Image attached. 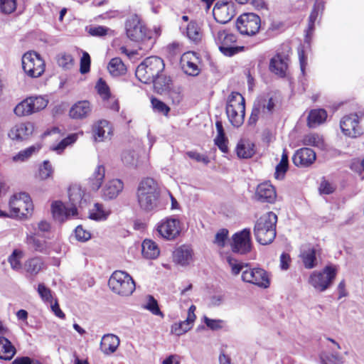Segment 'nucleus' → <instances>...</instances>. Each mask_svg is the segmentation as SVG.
Here are the masks:
<instances>
[{"label": "nucleus", "mask_w": 364, "mask_h": 364, "mask_svg": "<svg viewBox=\"0 0 364 364\" xmlns=\"http://www.w3.org/2000/svg\"><path fill=\"white\" fill-rule=\"evenodd\" d=\"M24 254L23 252L18 249H15L8 257V262L10 264L11 268L16 272L23 269L21 264V259Z\"/></svg>", "instance_id": "c03bdc74"}, {"label": "nucleus", "mask_w": 364, "mask_h": 364, "mask_svg": "<svg viewBox=\"0 0 364 364\" xmlns=\"http://www.w3.org/2000/svg\"><path fill=\"white\" fill-rule=\"evenodd\" d=\"M92 133L95 141H102L112 135V128L107 120L100 119L93 125Z\"/></svg>", "instance_id": "a878e982"}, {"label": "nucleus", "mask_w": 364, "mask_h": 364, "mask_svg": "<svg viewBox=\"0 0 364 364\" xmlns=\"http://www.w3.org/2000/svg\"><path fill=\"white\" fill-rule=\"evenodd\" d=\"M180 65L183 71L188 75L196 76L200 73L197 57L193 52L183 53L181 58Z\"/></svg>", "instance_id": "4be33fe9"}, {"label": "nucleus", "mask_w": 364, "mask_h": 364, "mask_svg": "<svg viewBox=\"0 0 364 364\" xmlns=\"http://www.w3.org/2000/svg\"><path fill=\"white\" fill-rule=\"evenodd\" d=\"M95 88L97 91V93L100 95L104 101H105L107 99H109L111 95L109 87L102 78H100L98 80L95 85Z\"/></svg>", "instance_id": "3c124183"}, {"label": "nucleus", "mask_w": 364, "mask_h": 364, "mask_svg": "<svg viewBox=\"0 0 364 364\" xmlns=\"http://www.w3.org/2000/svg\"><path fill=\"white\" fill-rule=\"evenodd\" d=\"M77 140L76 134H70L63 139L58 145L53 148V150L58 153L63 151L68 145L73 144Z\"/></svg>", "instance_id": "4d7b16f0"}, {"label": "nucleus", "mask_w": 364, "mask_h": 364, "mask_svg": "<svg viewBox=\"0 0 364 364\" xmlns=\"http://www.w3.org/2000/svg\"><path fill=\"white\" fill-rule=\"evenodd\" d=\"M274 107L275 104L272 97L264 96L258 98L254 102L249 124L255 125L259 119H269L273 114Z\"/></svg>", "instance_id": "1a4fd4ad"}, {"label": "nucleus", "mask_w": 364, "mask_h": 364, "mask_svg": "<svg viewBox=\"0 0 364 364\" xmlns=\"http://www.w3.org/2000/svg\"><path fill=\"white\" fill-rule=\"evenodd\" d=\"M327 117V113L325 109H318L311 110L308 116V125L311 128H314L317 125L323 123Z\"/></svg>", "instance_id": "ea45409f"}, {"label": "nucleus", "mask_w": 364, "mask_h": 364, "mask_svg": "<svg viewBox=\"0 0 364 364\" xmlns=\"http://www.w3.org/2000/svg\"><path fill=\"white\" fill-rule=\"evenodd\" d=\"M324 9V2L323 0H316L314 8L309 17V24L306 31V37H309L314 30L315 22L318 16L322 14Z\"/></svg>", "instance_id": "72a5a7b5"}, {"label": "nucleus", "mask_w": 364, "mask_h": 364, "mask_svg": "<svg viewBox=\"0 0 364 364\" xmlns=\"http://www.w3.org/2000/svg\"><path fill=\"white\" fill-rule=\"evenodd\" d=\"M165 64L164 60L156 56H151L144 59L136 68L135 75L144 84L154 82L161 73L164 72Z\"/></svg>", "instance_id": "39448f33"}, {"label": "nucleus", "mask_w": 364, "mask_h": 364, "mask_svg": "<svg viewBox=\"0 0 364 364\" xmlns=\"http://www.w3.org/2000/svg\"><path fill=\"white\" fill-rule=\"evenodd\" d=\"M236 28L240 34L253 36L261 28L260 17L253 13L243 14L237 18Z\"/></svg>", "instance_id": "f8f14e48"}, {"label": "nucleus", "mask_w": 364, "mask_h": 364, "mask_svg": "<svg viewBox=\"0 0 364 364\" xmlns=\"http://www.w3.org/2000/svg\"><path fill=\"white\" fill-rule=\"evenodd\" d=\"M125 29L127 37L135 42L141 43L144 48L140 49L149 50L153 44L151 32L149 31L139 16L133 14L126 21Z\"/></svg>", "instance_id": "f03ea898"}, {"label": "nucleus", "mask_w": 364, "mask_h": 364, "mask_svg": "<svg viewBox=\"0 0 364 364\" xmlns=\"http://www.w3.org/2000/svg\"><path fill=\"white\" fill-rule=\"evenodd\" d=\"M44 262L40 257H34L25 261L23 269L26 273L27 277H34L43 268Z\"/></svg>", "instance_id": "7c9ffc66"}, {"label": "nucleus", "mask_w": 364, "mask_h": 364, "mask_svg": "<svg viewBox=\"0 0 364 364\" xmlns=\"http://www.w3.org/2000/svg\"><path fill=\"white\" fill-rule=\"evenodd\" d=\"M38 235L32 233L27 235L26 238V243L30 248L36 252H39L43 254H50V245L45 241L41 240L36 237Z\"/></svg>", "instance_id": "473e14b6"}, {"label": "nucleus", "mask_w": 364, "mask_h": 364, "mask_svg": "<svg viewBox=\"0 0 364 364\" xmlns=\"http://www.w3.org/2000/svg\"><path fill=\"white\" fill-rule=\"evenodd\" d=\"M186 154L191 159L195 160L197 162H201L205 165H208L210 163L209 158L204 154H200V153L195 151H189L186 153Z\"/></svg>", "instance_id": "e2e57ef3"}, {"label": "nucleus", "mask_w": 364, "mask_h": 364, "mask_svg": "<svg viewBox=\"0 0 364 364\" xmlns=\"http://www.w3.org/2000/svg\"><path fill=\"white\" fill-rule=\"evenodd\" d=\"M107 69L113 76L123 75L126 72V67L119 58H112L108 64Z\"/></svg>", "instance_id": "37998d69"}, {"label": "nucleus", "mask_w": 364, "mask_h": 364, "mask_svg": "<svg viewBox=\"0 0 364 364\" xmlns=\"http://www.w3.org/2000/svg\"><path fill=\"white\" fill-rule=\"evenodd\" d=\"M186 35L190 41L196 43L200 42L203 38L201 26L196 21H190L186 28Z\"/></svg>", "instance_id": "c9c22d12"}, {"label": "nucleus", "mask_w": 364, "mask_h": 364, "mask_svg": "<svg viewBox=\"0 0 364 364\" xmlns=\"http://www.w3.org/2000/svg\"><path fill=\"white\" fill-rule=\"evenodd\" d=\"M68 197L71 208H83L87 202V196L85 194L84 191L77 185L72 186L68 189Z\"/></svg>", "instance_id": "bb28decb"}, {"label": "nucleus", "mask_w": 364, "mask_h": 364, "mask_svg": "<svg viewBox=\"0 0 364 364\" xmlns=\"http://www.w3.org/2000/svg\"><path fill=\"white\" fill-rule=\"evenodd\" d=\"M242 279L262 288H267L269 286L267 273L262 268L246 269L242 271Z\"/></svg>", "instance_id": "6ab92c4d"}, {"label": "nucleus", "mask_w": 364, "mask_h": 364, "mask_svg": "<svg viewBox=\"0 0 364 364\" xmlns=\"http://www.w3.org/2000/svg\"><path fill=\"white\" fill-rule=\"evenodd\" d=\"M277 197L274 187L269 182H264L257 187L255 198L260 203H273Z\"/></svg>", "instance_id": "aec40b11"}, {"label": "nucleus", "mask_w": 364, "mask_h": 364, "mask_svg": "<svg viewBox=\"0 0 364 364\" xmlns=\"http://www.w3.org/2000/svg\"><path fill=\"white\" fill-rule=\"evenodd\" d=\"M156 230L161 237L173 240L181 233V223L174 217H167L157 224Z\"/></svg>", "instance_id": "dca6fc26"}, {"label": "nucleus", "mask_w": 364, "mask_h": 364, "mask_svg": "<svg viewBox=\"0 0 364 364\" xmlns=\"http://www.w3.org/2000/svg\"><path fill=\"white\" fill-rule=\"evenodd\" d=\"M75 237L78 241L86 242L91 238V233L85 230L82 225H78L75 230Z\"/></svg>", "instance_id": "052dcab7"}, {"label": "nucleus", "mask_w": 364, "mask_h": 364, "mask_svg": "<svg viewBox=\"0 0 364 364\" xmlns=\"http://www.w3.org/2000/svg\"><path fill=\"white\" fill-rule=\"evenodd\" d=\"M291 48L288 45H282L277 51L276 55L271 59L269 70L279 75L285 77L289 63V53Z\"/></svg>", "instance_id": "ddd939ff"}, {"label": "nucleus", "mask_w": 364, "mask_h": 364, "mask_svg": "<svg viewBox=\"0 0 364 364\" xmlns=\"http://www.w3.org/2000/svg\"><path fill=\"white\" fill-rule=\"evenodd\" d=\"M193 323V321L188 320L186 318V319L183 321L173 324L171 326V333L176 336H181L188 331L192 328Z\"/></svg>", "instance_id": "09e8293b"}, {"label": "nucleus", "mask_w": 364, "mask_h": 364, "mask_svg": "<svg viewBox=\"0 0 364 364\" xmlns=\"http://www.w3.org/2000/svg\"><path fill=\"white\" fill-rule=\"evenodd\" d=\"M226 114L231 124L235 127H240L245 120V99L237 92H232L228 96Z\"/></svg>", "instance_id": "423d86ee"}, {"label": "nucleus", "mask_w": 364, "mask_h": 364, "mask_svg": "<svg viewBox=\"0 0 364 364\" xmlns=\"http://www.w3.org/2000/svg\"><path fill=\"white\" fill-rule=\"evenodd\" d=\"M48 105V101L41 96L30 97L18 103L14 108L17 116H27L43 109Z\"/></svg>", "instance_id": "4468645a"}, {"label": "nucleus", "mask_w": 364, "mask_h": 364, "mask_svg": "<svg viewBox=\"0 0 364 364\" xmlns=\"http://www.w3.org/2000/svg\"><path fill=\"white\" fill-rule=\"evenodd\" d=\"M51 208L53 218L59 222H63L70 216L77 215V209L76 208H66L60 201L53 202Z\"/></svg>", "instance_id": "393cba45"}, {"label": "nucleus", "mask_w": 364, "mask_h": 364, "mask_svg": "<svg viewBox=\"0 0 364 364\" xmlns=\"http://www.w3.org/2000/svg\"><path fill=\"white\" fill-rule=\"evenodd\" d=\"M363 117L362 112L345 115L340 121V127L343 134L350 138L360 136L363 131L359 124Z\"/></svg>", "instance_id": "2eb2a0df"}, {"label": "nucleus", "mask_w": 364, "mask_h": 364, "mask_svg": "<svg viewBox=\"0 0 364 364\" xmlns=\"http://www.w3.org/2000/svg\"><path fill=\"white\" fill-rule=\"evenodd\" d=\"M137 202L140 209L146 213L159 209L160 190L156 181L151 178L141 180L136 191Z\"/></svg>", "instance_id": "f257e3e1"}, {"label": "nucleus", "mask_w": 364, "mask_h": 364, "mask_svg": "<svg viewBox=\"0 0 364 364\" xmlns=\"http://www.w3.org/2000/svg\"><path fill=\"white\" fill-rule=\"evenodd\" d=\"M231 248L233 252L240 255H245L250 252L252 248L250 230L245 228L235 233L232 235Z\"/></svg>", "instance_id": "f3484780"}, {"label": "nucleus", "mask_w": 364, "mask_h": 364, "mask_svg": "<svg viewBox=\"0 0 364 364\" xmlns=\"http://www.w3.org/2000/svg\"><path fill=\"white\" fill-rule=\"evenodd\" d=\"M151 105L155 112L167 115L170 111V108L164 102L157 98L151 99Z\"/></svg>", "instance_id": "6e6d98bb"}, {"label": "nucleus", "mask_w": 364, "mask_h": 364, "mask_svg": "<svg viewBox=\"0 0 364 364\" xmlns=\"http://www.w3.org/2000/svg\"><path fill=\"white\" fill-rule=\"evenodd\" d=\"M171 82V77L164 75L163 73H161L160 75H159V77H156L153 83L156 89L164 91L169 87Z\"/></svg>", "instance_id": "603ef678"}, {"label": "nucleus", "mask_w": 364, "mask_h": 364, "mask_svg": "<svg viewBox=\"0 0 364 364\" xmlns=\"http://www.w3.org/2000/svg\"><path fill=\"white\" fill-rule=\"evenodd\" d=\"M86 31L90 36L102 37L106 36L110 29L103 26H90L86 28Z\"/></svg>", "instance_id": "5fc2aeb1"}, {"label": "nucleus", "mask_w": 364, "mask_h": 364, "mask_svg": "<svg viewBox=\"0 0 364 364\" xmlns=\"http://www.w3.org/2000/svg\"><path fill=\"white\" fill-rule=\"evenodd\" d=\"M192 250L186 245L180 246L173 253V261L181 266L189 264L192 261Z\"/></svg>", "instance_id": "2f4dec72"}, {"label": "nucleus", "mask_w": 364, "mask_h": 364, "mask_svg": "<svg viewBox=\"0 0 364 364\" xmlns=\"http://www.w3.org/2000/svg\"><path fill=\"white\" fill-rule=\"evenodd\" d=\"M109 214V210H105L102 204L97 203L90 211V218L95 220H106Z\"/></svg>", "instance_id": "49530a36"}, {"label": "nucleus", "mask_w": 364, "mask_h": 364, "mask_svg": "<svg viewBox=\"0 0 364 364\" xmlns=\"http://www.w3.org/2000/svg\"><path fill=\"white\" fill-rule=\"evenodd\" d=\"M16 8V0H0V11L4 14H11Z\"/></svg>", "instance_id": "bf43d9fd"}, {"label": "nucleus", "mask_w": 364, "mask_h": 364, "mask_svg": "<svg viewBox=\"0 0 364 364\" xmlns=\"http://www.w3.org/2000/svg\"><path fill=\"white\" fill-rule=\"evenodd\" d=\"M16 353V348L11 342L8 338L0 336V359L10 360Z\"/></svg>", "instance_id": "f704fd0d"}, {"label": "nucleus", "mask_w": 364, "mask_h": 364, "mask_svg": "<svg viewBox=\"0 0 364 364\" xmlns=\"http://www.w3.org/2000/svg\"><path fill=\"white\" fill-rule=\"evenodd\" d=\"M277 222V215L273 212L267 213L257 220L254 234L259 244L266 245L273 242L276 237Z\"/></svg>", "instance_id": "20e7f679"}, {"label": "nucleus", "mask_w": 364, "mask_h": 364, "mask_svg": "<svg viewBox=\"0 0 364 364\" xmlns=\"http://www.w3.org/2000/svg\"><path fill=\"white\" fill-rule=\"evenodd\" d=\"M33 132L31 123H21L14 126L9 132V136L12 140H23L27 139Z\"/></svg>", "instance_id": "c85d7f7f"}, {"label": "nucleus", "mask_w": 364, "mask_h": 364, "mask_svg": "<svg viewBox=\"0 0 364 364\" xmlns=\"http://www.w3.org/2000/svg\"><path fill=\"white\" fill-rule=\"evenodd\" d=\"M38 293L44 302L49 303L53 300L51 290L46 287L44 284H38Z\"/></svg>", "instance_id": "13d9d810"}, {"label": "nucleus", "mask_w": 364, "mask_h": 364, "mask_svg": "<svg viewBox=\"0 0 364 364\" xmlns=\"http://www.w3.org/2000/svg\"><path fill=\"white\" fill-rule=\"evenodd\" d=\"M203 321L205 325L213 331L219 330L223 327L222 323L223 321L220 319H212L205 316L203 317Z\"/></svg>", "instance_id": "69168bd1"}, {"label": "nucleus", "mask_w": 364, "mask_h": 364, "mask_svg": "<svg viewBox=\"0 0 364 364\" xmlns=\"http://www.w3.org/2000/svg\"><path fill=\"white\" fill-rule=\"evenodd\" d=\"M292 160L295 166L306 167L316 160V153L310 148H301L296 151Z\"/></svg>", "instance_id": "b1692460"}, {"label": "nucleus", "mask_w": 364, "mask_h": 364, "mask_svg": "<svg viewBox=\"0 0 364 364\" xmlns=\"http://www.w3.org/2000/svg\"><path fill=\"white\" fill-rule=\"evenodd\" d=\"M120 343L119 338L112 333L105 334L101 340L100 348L105 355L114 353Z\"/></svg>", "instance_id": "cd10ccee"}, {"label": "nucleus", "mask_w": 364, "mask_h": 364, "mask_svg": "<svg viewBox=\"0 0 364 364\" xmlns=\"http://www.w3.org/2000/svg\"><path fill=\"white\" fill-rule=\"evenodd\" d=\"M105 176V168L98 165L89 178L90 186L92 190L97 191L101 187Z\"/></svg>", "instance_id": "e433bc0d"}, {"label": "nucleus", "mask_w": 364, "mask_h": 364, "mask_svg": "<svg viewBox=\"0 0 364 364\" xmlns=\"http://www.w3.org/2000/svg\"><path fill=\"white\" fill-rule=\"evenodd\" d=\"M90 69V56L87 52L82 53L80 59V72L82 74L87 73Z\"/></svg>", "instance_id": "680f3d73"}, {"label": "nucleus", "mask_w": 364, "mask_h": 364, "mask_svg": "<svg viewBox=\"0 0 364 364\" xmlns=\"http://www.w3.org/2000/svg\"><path fill=\"white\" fill-rule=\"evenodd\" d=\"M11 364H42L36 359L31 358L28 356H21L16 358Z\"/></svg>", "instance_id": "774afa93"}, {"label": "nucleus", "mask_w": 364, "mask_h": 364, "mask_svg": "<svg viewBox=\"0 0 364 364\" xmlns=\"http://www.w3.org/2000/svg\"><path fill=\"white\" fill-rule=\"evenodd\" d=\"M53 171L50 163L48 161H44L39 169L40 177L42 179H46L52 175Z\"/></svg>", "instance_id": "0e129e2a"}, {"label": "nucleus", "mask_w": 364, "mask_h": 364, "mask_svg": "<svg viewBox=\"0 0 364 364\" xmlns=\"http://www.w3.org/2000/svg\"><path fill=\"white\" fill-rule=\"evenodd\" d=\"M92 111V106L88 100L75 103L69 110V116L73 119H83L88 117Z\"/></svg>", "instance_id": "5701e85b"}, {"label": "nucleus", "mask_w": 364, "mask_h": 364, "mask_svg": "<svg viewBox=\"0 0 364 364\" xmlns=\"http://www.w3.org/2000/svg\"><path fill=\"white\" fill-rule=\"evenodd\" d=\"M141 252L147 259H156L160 253L158 245L151 240H144L141 245Z\"/></svg>", "instance_id": "58836bf2"}, {"label": "nucleus", "mask_w": 364, "mask_h": 364, "mask_svg": "<svg viewBox=\"0 0 364 364\" xmlns=\"http://www.w3.org/2000/svg\"><path fill=\"white\" fill-rule=\"evenodd\" d=\"M228 235V230L227 229H221L216 233L214 243L220 247H223L225 246Z\"/></svg>", "instance_id": "338daca9"}, {"label": "nucleus", "mask_w": 364, "mask_h": 364, "mask_svg": "<svg viewBox=\"0 0 364 364\" xmlns=\"http://www.w3.org/2000/svg\"><path fill=\"white\" fill-rule=\"evenodd\" d=\"M124 183L119 179L109 181L102 189V197L106 200L114 199L122 191Z\"/></svg>", "instance_id": "c756f323"}, {"label": "nucleus", "mask_w": 364, "mask_h": 364, "mask_svg": "<svg viewBox=\"0 0 364 364\" xmlns=\"http://www.w3.org/2000/svg\"><path fill=\"white\" fill-rule=\"evenodd\" d=\"M236 151L240 158H251L255 153V145L248 140H240L237 144Z\"/></svg>", "instance_id": "4c0bfd02"}, {"label": "nucleus", "mask_w": 364, "mask_h": 364, "mask_svg": "<svg viewBox=\"0 0 364 364\" xmlns=\"http://www.w3.org/2000/svg\"><path fill=\"white\" fill-rule=\"evenodd\" d=\"M11 209L9 217L26 218L31 214L33 203L30 196L26 193H18L13 196L9 201Z\"/></svg>", "instance_id": "6e6552de"}, {"label": "nucleus", "mask_w": 364, "mask_h": 364, "mask_svg": "<svg viewBox=\"0 0 364 364\" xmlns=\"http://www.w3.org/2000/svg\"><path fill=\"white\" fill-rule=\"evenodd\" d=\"M211 33L219 50L225 56L232 57L245 50V46L237 45V36L230 31L212 28Z\"/></svg>", "instance_id": "7ed1b4c3"}, {"label": "nucleus", "mask_w": 364, "mask_h": 364, "mask_svg": "<svg viewBox=\"0 0 364 364\" xmlns=\"http://www.w3.org/2000/svg\"><path fill=\"white\" fill-rule=\"evenodd\" d=\"M213 15L222 24L229 22L235 15L234 4L228 1H218L214 6Z\"/></svg>", "instance_id": "a211bd4d"}, {"label": "nucleus", "mask_w": 364, "mask_h": 364, "mask_svg": "<svg viewBox=\"0 0 364 364\" xmlns=\"http://www.w3.org/2000/svg\"><path fill=\"white\" fill-rule=\"evenodd\" d=\"M320 254L321 249L318 246L309 245L301 250L299 257L306 269H313L318 264L317 257Z\"/></svg>", "instance_id": "412c9836"}, {"label": "nucleus", "mask_w": 364, "mask_h": 364, "mask_svg": "<svg viewBox=\"0 0 364 364\" xmlns=\"http://www.w3.org/2000/svg\"><path fill=\"white\" fill-rule=\"evenodd\" d=\"M56 59L58 65L63 69L69 70L73 65L74 60L70 54L61 53L57 55Z\"/></svg>", "instance_id": "8fccbe9b"}, {"label": "nucleus", "mask_w": 364, "mask_h": 364, "mask_svg": "<svg viewBox=\"0 0 364 364\" xmlns=\"http://www.w3.org/2000/svg\"><path fill=\"white\" fill-rule=\"evenodd\" d=\"M337 273V269L333 266H326L323 271L313 272L309 279V284L319 291H324L332 284Z\"/></svg>", "instance_id": "9b49d317"}, {"label": "nucleus", "mask_w": 364, "mask_h": 364, "mask_svg": "<svg viewBox=\"0 0 364 364\" xmlns=\"http://www.w3.org/2000/svg\"><path fill=\"white\" fill-rule=\"evenodd\" d=\"M227 262L231 267L232 274L234 275L238 274L241 271H244L243 269L245 267H247V264L239 262L237 259L231 257H227Z\"/></svg>", "instance_id": "864d4df0"}, {"label": "nucleus", "mask_w": 364, "mask_h": 364, "mask_svg": "<svg viewBox=\"0 0 364 364\" xmlns=\"http://www.w3.org/2000/svg\"><path fill=\"white\" fill-rule=\"evenodd\" d=\"M22 67L28 76L36 78L43 74L46 64L38 53L28 51L22 57Z\"/></svg>", "instance_id": "9d476101"}, {"label": "nucleus", "mask_w": 364, "mask_h": 364, "mask_svg": "<svg viewBox=\"0 0 364 364\" xmlns=\"http://www.w3.org/2000/svg\"><path fill=\"white\" fill-rule=\"evenodd\" d=\"M303 144L312 146L321 150L325 149V144L321 136L316 133H311L304 136Z\"/></svg>", "instance_id": "79ce46f5"}, {"label": "nucleus", "mask_w": 364, "mask_h": 364, "mask_svg": "<svg viewBox=\"0 0 364 364\" xmlns=\"http://www.w3.org/2000/svg\"><path fill=\"white\" fill-rule=\"evenodd\" d=\"M289 168L288 154L286 149L283 150L280 162L275 168L274 177L276 179L282 180L284 178L285 173Z\"/></svg>", "instance_id": "a19ab883"}, {"label": "nucleus", "mask_w": 364, "mask_h": 364, "mask_svg": "<svg viewBox=\"0 0 364 364\" xmlns=\"http://www.w3.org/2000/svg\"><path fill=\"white\" fill-rule=\"evenodd\" d=\"M138 161L139 155L134 150H125L122 154V161L126 166L136 168Z\"/></svg>", "instance_id": "a18cd8bd"}, {"label": "nucleus", "mask_w": 364, "mask_h": 364, "mask_svg": "<svg viewBox=\"0 0 364 364\" xmlns=\"http://www.w3.org/2000/svg\"><path fill=\"white\" fill-rule=\"evenodd\" d=\"M108 285L114 293L122 296H130L136 288L132 277L126 272L120 270L114 271L112 274Z\"/></svg>", "instance_id": "0eeeda50"}, {"label": "nucleus", "mask_w": 364, "mask_h": 364, "mask_svg": "<svg viewBox=\"0 0 364 364\" xmlns=\"http://www.w3.org/2000/svg\"><path fill=\"white\" fill-rule=\"evenodd\" d=\"M41 146L39 145H33L23 150L20 151L16 155L14 156V161H25L28 159L33 154L38 152Z\"/></svg>", "instance_id": "de8ad7c7"}]
</instances>
